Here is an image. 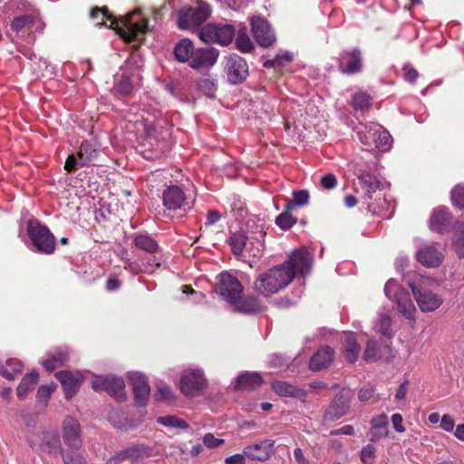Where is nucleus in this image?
Wrapping results in <instances>:
<instances>
[{
	"label": "nucleus",
	"mask_w": 464,
	"mask_h": 464,
	"mask_svg": "<svg viewBox=\"0 0 464 464\" xmlns=\"http://www.w3.org/2000/svg\"><path fill=\"white\" fill-rule=\"evenodd\" d=\"M247 240H250V237L243 231L232 233L228 240L232 253L235 256L241 255L247 246Z\"/></svg>",
	"instance_id": "obj_34"
},
{
	"label": "nucleus",
	"mask_w": 464,
	"mask_h": 464,
	"mask_svg": "<svg viewBox=\"0 0 464 464\" xmlns=\"http://www.w3.org/2000/svg\"><path fill=\"white\" fill-rule=\"evenodd\" d=\"M211 9L204 2H198L196 5L182 10L179 14V26L181 29H197L210 15Z\"/></svg>",
	"instance_id": "obj_6"
},
{
	"label": "nucleus",
	"mask_w": 464,
	"mask_h": 464,
	"mask_svg": "<svg viewBox=\"0 0 464 464\" xmlns=\"http://www.w3.org/2000/svg\"><path fill=\"white\" fill-rule=\"evenodd\" d=\"M334 356V351L329 346H323L312 356L310 369L321 371L331 365Z\"/></svg>",
	"instance_id": "obj_25"
},
{
	"label": "nucleus",
	"mask_w": 464,
	"mask_h": 464,
	"mask_svg": "<svg viewBox=\"0 0 464 464\" xmlns=\"http://www.w3.org/2000/svg\"><path fill=\"white\" fill-rule=\"evenodd\" d=\"M353 106L355 110H366L371 106V98L365 92H359L353 96Z\"/></svg>",
	"instance_id": "obj_52"
},
{
	"label": "nucleus",
	"mask_w": 464,
	"mask_h": 464,
	"mask_svg": "<svg viewBox=\"0 0 464 464\" xmlns=\"http://www.w3.org/2000/svg\"><path fill=\"white\" fill-rule=\"evenodd\" d=\"M358 399L361 401H368L371 399H374V401H379L380 397L374 395V391L372 388H362L358 392Z\"/></svg>",
	"instance_id": "obj_60"
},
{
	"label": "nucleus",
	"mask_w": 464,
	"mask_h": 464,
	"mask_svg": "<svg viewBox=\"0 0 464 464\" xmlns=\"http://www.w3.org/2000/svg\"><path fill=\"white\" fill-rule=\"evenodd\" d=\"M91 17L97 20L96 25H106V21H110L108 27L114 29L117 34L126 42L140 40L149 30L148 20L140 16V11H135L128 15L124 21L120 23L115 21L108 13L106 8H94L91 12Z\"/></svg>",
	"instance_id": "obj_2"
},
{
	"label": "nucleus",
	"mask_w": 464,
	"mask_h": 464,
	"mask_svg": "<svg viewBox=\"0 0 464 464\" xmlns=\"http://www.w3.org/2000/svg\"><path fill=\"white\" fill-rule=\"evenodd\" d=\"M38 373L36 372H32L22 379L17 387V396L19 399H24L28 392L34 389V386L38 382Z\"/></svg>",
	"instance_id": "obj_35"
},
{
	"label": "nucleus",
	"mask_w": 464,
	"mask_h": 464,
	"mask_svg": "<svg viewBox=\"0 0 464 464\" xmlns=\"http://www.w3.org/2000/svg\"><path fill=\"white\" fill-rule=\"evenodd\" d=\"M375 447L372 444L364 446L361 451V459L364 464H373L375 460Z\"/></svg>",
	"instance_id": "obj_54"
},
{
	"label": "nucleus",
	"mask_w": 464,
	"mask_h": 464,
	"mask_svg": "<svg viewBox=\"0 0 464 464\" xmlns=\"http://www.w3.org/2000/svg\"><path fill=\"white\" fill-rule=\"evenodd\" d=\"M451 201L459 210H464V185H457L452 189Z\"/></svg>",
	"instance_id": "obj_51"
},
{
	"label": "nucleus",
	"mask_w": 464,
	"mask_h": 464,
	"mask_svg": "<svg viewBox=\"0 0 464 464\" xmlns=\"http://www.w3.org/2000/svg\"><path fill=\"white\" fill-rule=\"evenodd\" d=\"M97 157V150L88 141H83L81 144L80 150L78 151V158H80V164L87 165L92 162Z\"/></svg>",
	"instance_id": "obj_40"
},
{
	"label": "nucleus",
	"mask_w": 464,
	"mask_h": 464,
	"mask_svg": "<svg viewBox=\"0 0 464 464\" xmlns=\"http://www.w3.org/2000/svg\"><path fill=\"white\" fill-rule=\"evenodd\" d=\"M195 52L192 42L187 38L182 39L174 48L176 59L180 63H186L192 60Z\"/></svg>",
	"instance_id": "obj_31"
},
{
	"label": "nucleus",
	"mask_w": 464,
	"mask_h": 464,
	"mask_svg": "<svg viewBox=\"0 0 464 464\" xmlns=\"http://www.w3.org/2000/svg\"><path fill=\"white\" fill-rule=\"evenodd\" d=\"M129 379L132 386L136 403L140 406H144L150 392L146 377L140 372H130Z\"/></svg>",
	"instance_id": "obj_16"
},
{
	"label": "nucleus",
	"mask_w": 464,
	"mask_h": 464,
	"mask_svg": "<svg viewBox=\"0 0 464 464\" xmlns=\"http://www.w3.org/2000/svg\"><path fill=\"white\" fill-rule=\"evenodd\" d=\"M417 260L426 267H437L443 260V254L438 250L435 245L429 244L421 246L417 254Z\"/></svg>",
	"instance_id": "obj_18"
},
{
	"label": "nucleus",
	"mask_w": 464,
	"mask_h": 464,
	"mask_svg": "<svg viewBox=\"0 0 464 464\" xmlns=\"http://www.w3.org/2000/svg\"><path fill=\"white\" fill-rule=\"evenodd\" d=\"M55 389L54 384L42 385L39 387L37 396L40 400H47Z\"/></svg>",
	"instance_id": "obj_61"
},
{
	"label": "nucleus",
	"mask_w": 464,
	"mask_h": 464,
	"mask_svg": "<svg viewBox=\"0 0 464 464\" xmlns=\"http://www.w3.org/2000/svg\"><path fill=\"white\" fill-rule=\"evenodd\" d=\"M116 90L122 95H128L132 90V84L128 78H124L116 85Z\"/></svg>",
	"instance_id": "obj_62"
},
{
	"label": "nucleus",
	"mask_w": 464,
	"mask_h": 464,
	"mask_svg": "<svg viewBox=\"0 0 464 464\" xmlns=\"http://www.w3.org/2000/svg\"><path fill=\"white\" fill-rule=\"evenodd\" d=\"M163 204L169 210L182 208L186 205L184 191L178 186H169L163 191Z\"/></svg>",
	"instance_id": "obj_22"
},
{
	"label": "nucleus",
	"mask_w": 464,
	"mask_h": 464,
	"mask_svg": "<svg viewBox=\"0 0 464 464\" xmlns=\"http://www.w3.org/2000/svg\"><path fill=\"white\" fill-rule=\"evenodd\" d=\"M313 256L306 249L295 250L288 260L261 273L254 283L256 291L269 296L286 287L299 273L305 276L310 273Z\"/></svg>",
	"instance_id": "obj_1"
},
{
	"label": "nucleus",
	"mask_w": 464,
	"mask_h": 464,
	"mask_svg": "<svg viewBox=\"0 0 464 464\" xmlns=\"http://www.w3.org/2000/svg\"><path fill=\"white\" fill-rule=\"evenodd\" d=\"M40 450L46 454H62L63 450L60 444V438L56 432L45 431L43 433L42 443Z\"/></svg>",
	"instance_id": "obj_27"
},
{
	"label": "nucleus",
	"mask_w": 464,
	"mask_h": 464,
	"mask_svg": "<svg viewBox=\"0 0 464 464\" xmlns=\"http://www.w3.org/2000/svg\"><path fill=\"white\" fill-rule=\"evenodd\" d=\"M225 69L228 81L234 84L242 82L248 74L246 62L236 53L226 57Z\"/></svg>",
	"instance_id": "obj_12"
},
{
	"label": "nucleus",
	"mask_w": 464,
	"mask_h": 464,
	"mask_svg": "<svg viewBox=\"0 0 464 464\" xmlns=\"http://www.w3.org/2000/svg\"><path fill=\"white\" fill-rule=\"evenodd\" d=\"M27 233L38 252L50 255L54 251L55 239L53 235L48 227L42 225L39 221L35 219L29 220Z\"/></svg>",
	"instance_id": "obj_4"
},
{
	"label": "nucleus",
	"mask_w": 464,
	"mask_h": 464,
	"mask_svg": "<svg viewBox=\"0 0 464 464\" xmlns=\"http://www.w3.org/2000/svg\"><path fill=\"white\" fill-rule=\"evenodd\" d=\"M154 396L157 401L166 402H171L175 398L171 388L162 382L157 384V391Z\"/></svg>",
	"instance_id": "obj_45"
},
{
	"label": "nucleus",
	"mask_w": 464,
	"mask_h": 464,
	"mask_svg": "<svg viewBox=\"0 0 464 464\" xmlns=\"http://www.w3.org/2000/svg\"><path fill=\"white\" fill-rule=\"evenodd\" d=\"M82 166H84V164H80V158H78V154L77 155L72 154L67 158V160L65 161L64 169L68 172H72Z\"/></svg>",
	"instance_id": "obj_58"
},
{
	"label": "nucleus",
	"mask_w": 464,
	"mask_h": 464,
	"mask_svg": "<svg viewBox=\"0 0 464 464\" xmlns=\"http://www.w3.org/2000/svg\"><path fill=\"white\" fill-rule=\"evenodd\" d=\"M455 426V420L449 414H444L440 420V427L446 431H452Z\"/></svg>",
	"instance_id": "obj_63"
},
{
	"label": "nucleus",
	"mask_w": 464,
	"mask_h": 464,
	"mask_svg": "<svg viewBox=\"0 0 464 464\" xmlns=\"http://www.w3.org/2000/svg\"><path fill=\"white\" fill-rule=\"evenodd\" d=\"M155 455L156 452L152 447L145 443H138L120 450L111 456L106 464H120L124 460H130L134 463Z\"/></svg>",
	"instance_id": "obj_7"
},
{
	"label": "nucleus",
	"mask_w": 464,
	"mask_h": 464,
	"mask_svg": "<svg viewBox=\"0 0 464 464\" xmlns=\"http://www.w3.org/2000/svg\"><path fill=\"white\" fill-rule=\"evenodd\" d=\"M409 286L421 312H433L442 304L443 299L431 290L421 285H416L413 283H410Z\"/></svg>",
	"instance_id": "obj_8"
},
{
	"label": "nucleus",
	"mask_w": 464,
	"mask_h": 464,
	"mask_svg": "<svg viewBox=\"0 0 464 464\" xmlns=\"http://www.w3.org/2000/svg\"><path fill=\"white\" fill-rule=\"evenodd\" d=\"M109 420L117 429H125L128 424V419L123 412H112L109 417Z\"/></svg>",
	"instance_id": "obj_55"
},
{
	"label": "nucleus",
	"mask_w": 464,
	"mask_h": 464,
	"mask_svg": "<svg viewBox=\"0 0 464 464\" xmlns=\"http://www.w3.org/2000/svg\"><path fill=\"white\" fill-rule=\"evenodd\" d=\"M218 57V51L213 47L195 49L189 65L194 69L210 67Z\"/></svg>",
	"instance_id": "obj_21"
},
{
	"label": "nucleus",
	"mask_w": 464,
	"mask_h": 464,
	"mask_svg": "<svg viewBox=\"0 0 464 464\" xmlns=\"http://www.w3.org/2000/svg\"><path fill=\"white\" fill-rule=\"evenodd\" d=\"M23 370V363L17 359H8L5 365L1 370V374L6 379L12 380Z\"/></svg>",
	"instance_id": "obj_39"
},
{
	"label": "nucleus",
	"mask_w": 464,
	"mask_h": 464,
	"mask_svg": "<svg viewBox=\"0 0 464 464\" xmlns=\"http://www.w3.org/2000/svg\"><path fill=\"white\" fill-rule=\"evenodd\" d=\"M217 291L224 300L232 305L237 303V299L241 297L243 285L237 277L227 272H223L219 275Z\"/></svg>",
	"instance_id": "obj_9"
},
{
	"label": "nucleus",
	"mask_w": 464,
	"mask_h": 464,
	"mask_svg": "<svg viewBox=\"0 0 464 464\" xmlns=\"http://www.w3.org/2000/svg\"><path fill=\"white\" fill-rule=\"evenodd\" d=\"M356 175L366 196L371 198L372 193L376 192L381 188V181L377 177L368 172H358Z\"/></svg>",
	"instance_id": "obj_32"
},
{
	"label": "nucleus",
	"mask_w": 464,
	"mask_h": 464,
	"mask_svg": "<svg viewBox=\"0 0 464 464\" xmlns=\"http://www.w3.org/2000/svg\"><path fill=\"white\" fill-rule=\"evenodd\" d=\"M375 331L382 334V340H389L392 336V319L387 314H381L376 323Z\"/></svg>",
	"instance_id": "obj_41"
},
{
	"label": "nucleus",
	"mask_w": 464,
	"mask_h": 464,
	"mask_svg": "<svg viewBox=\"0 0 464 464\" xmlns=\"http://www.w3.org/2000/svg\"><path fill=\"white\" fill-rule=\"evenodd\" d=\"M246 457L245 453H237L232 456L227 457L225 459L226 464H246Z\"/></svg>",
	"instance_id": "obj_64"
},
{
	"label": "nucleus",
	"mask_w": 464,
	"mask_h": 464,
	"mask_svg": "<svg viewBox=\"0 0 464 464\" xmlns=\"http://www.w3.org/2000/svg\"><path fill=\"white\" fill-rule=\"evenodd\" d=\"M320 184L325 189H333L337 185L336 177L332 173H328L321 177Z\"/></svg>",
	"instance_id": "obj_59"
},
{
	"label": "nucleus",
	"mask_w": 464,
	"mask_h": 464,
	"mask_svg": "<svg viewBox=\"0 0 464 464\" xmlns=\"http://www.w3.org/2000/svg\"><path fill=\"white\" fill-rule=\"evenodd\" d=\"M293 198H294V199L292 201H288L285 204V208H287V211L293 210L294 208L296 206L306 205L309 200V194L306 190L294 191Z\"/></svg>",
	"instance_id": "obj_46"
},
{
	"label": "nucleus",
	"mask_w": 464,
	"mask_h": 464,
	"mask_svg": "<svg viewBox=\"0 0 464 464\" xmlns=\"http://www.w3.org/2000/svg\"><path fill=\"white\" fill-rule=\"evenodd\" d=\"M235 310L242 313H255L259 310L260 304L255 297H246L237 299V303L232 304Z\"/></svg>",
	"instance_id": "obj_38"
},
{
	"label": "nucleus",
	"mask_w": 464,
	"mask_h": 464,
	"mask_svg": "<svg viewBox=\"0 0 464 464\" xmlns=\"http://www.w3.org/2000/svg\"><path fill=\"white\" fill-rule=\"evenodd\" d=\"M207 386L203 372L199 370H186L180 379V391L187 397L199 394Z\"/></svg>",
	"instance_id": "obj_10"
},
{
	"label": "nucleus",
	"mask_w": 464,
	"mask_h": 464,
	"mask_svg": "<svg viewBox=\"0 0 464 464\" xmlns=\"http://www.w3.org/2000/svg\"><path fill=\"white\" fill-rule=\"evenodd\" d=\"M295 222L296 219L291 216L290 211H287L286 208L285 210L282 214H280L276 219V224L285 230L292 227L295 224Z\"/></svg>",
	"instance_id": "obj_50"
},
{
	"label": "nucleus",
	"mask_w": 464,
	"mask_h": 464,
	"mask_svg": "<svg viewBox=\"0 0 464 464\" xmlns=\"http://www.w3.org/2000/svg\"><path fill=\"white\" fill-rule=\"evenodd\" d=\"M251 24L253 34L261 46H270L276 41V35L265 19L255 17L252 19Z\"/></svg>",
	"instance_id": "obj_15"
},
{
	"label": "nucleus",
	"mask_w": 464,
	"mask_h": 464,
	"mask_svg": "<svg viewBox=\"0 0 464 464\" xmlns=\"http://www.w3.org/2000/svg\"><path fill=\"white\" fill-rule=\"evenodd\" d=\"M92 386L96 392L106 391L117 400L121 401L125 398V382L122 378L111 375L96 376L92 382Z\"/></svg>",
	"instance_id": "obj_11"
},
{
	"label": "nucleus",
	"mask_w": 464,
	"mask_h": 464,
	"mask_svg": "<svg viewBox=\"0 0 464 464\" xmlns=\"http://www.w3.org/2000/svg\"><path fill=\"white\" fill-rule=\"evenodd\" d=\"M67 353L63 352H57L54 355L44 362V366L48 372L54 370L61 366L67 360Z\"/></svg>",
	"instance_id": "obj_48"
},
{
	"label": "nucleus",
	"mask_w": 464,
	"mask_h": 464,
	"mask_svg": "<svg viewBox=\"0 0 464 464\" xmlns=\"http://www.w3.org/2000/svg\"><path fill=\"white\" fill-rule=\"evenodd\" d=\"M384 293L388 299L396 303L398 312L411 322L416 321V307L410 293L401 288L396 280L390 279L384 286Z\"/></svg>",
	"instance_id": "obj_3"
},
{
	"label": "nucleus",
	"mask_w": 464,
	"mask_h": 464,
	"mask_svg": "<svg viewBox=\"0 0 464 464\" xmlns=\"http://www.w3.org/2000/svg\"><path fill=\"white\" fill-rule=\"evenodd\" d=\"M157 422L165 427L181 430H186L188 427L187 421L173 415L158 417Z\"/></svg>",
	"instance_id": "obj_43"
},
{
	"label": "nucleus",
	"mask_w": 464,
	"mask_h": 464,
	"mask_svg": "<svg viewBox=\"0 0 464 464\" xmlns=\"http://www.w3.org/2000/svg\"><path fill=\"white\" fill-rule=\"evenodd\" d=\"M272 389L274 392L282 397L296 398L301 401H304L306 398V392L286 382L276 381L272 383Z\"/></svg>",
	"instance_id": "obj_26"
},
{
	"label": "nucleus",
	"mask_w": 464,
	"mask_h": 464,
	"mask_svg": "<svg viewBox=\"0 0 464 464\" xmlns=\"http://www.w3.org/2000/svg\"><path fill=\"white\" fill-rule=\"evenodd\" d=\"M250 240H247V246L245 250L252 256H259L262 255L264 251V239L266 237V232L261 228L256 233H251L248 235Z\"/></svg>",
	"instance_id": "obj_30"
},
{
	"label": "nucleus",
	"mask_w": 464,
	"mask_h": 464,
	"mask_svg": "<svg viewBox=\"0 0 464 464\" xmlns=\"http://www.w3.org/2000/svg\"><path fill=\"white\" fill-rule=\"evenodd\" d=\"M381 129L382 126L374 122H370L369 124L362 125V127L359 128V130L357 132L361 142L366 146H372L373 140L375 139L378 131H380Z\"/></svg>",
	"instance_id": "obj_33"
},
{
	"label": "nucleus",
	"mask_w": 464,
	"mask_h": 464,
	"mask_svg": "<svg viewBox=\"0 0 464 464\" xmlns=\"http://www.w3.org/2000/svg\"><path fill=\"white\" fill-rule=\"evenodd\" d=\"M390 355L391 346L387 340L382 339L381 343L375 340H369L363 352V360L372 362Z\"/></svg>",
	"instance_id": "obj_19"
},
{
	"label": "nucleus",
	"mask_w": 464,
	"mask_h": 464,
	"mask_svg": "<svg viewBox=\"0 0 464 464\" xmlns=\"http://www.w3.org/2000/svg\"><path fill=\"white\" fill-rule=\"evenodd\" d=\"M63 440L71 449H79L82 446L81 425L72 417H66L63 422Z\"/></svg>",
	"instance_id": "obj_14"
},
{
	"label": "nucleus",
	"mask_w": 464,
	"mask_h": 464,
	"mask_svg": "<svg viewBox=\"0 0 464 464\" xmlns=\"http://www.w3.org/2000/svg\"><path fill=\"white\" fill-rule=\"evenodd\" d=\"M35 18L31 14L16 16L11 23V29L16 34L25 32L31 29L34 24Z\"/></svg>",
	"instance_id": "obj_37"
},
{
	"label": "nucleus",
	"mask_w": 464,
	"mask_h": 464,
	"mask_svg": "<svg viewBox=\"0 0 464 464\" xmlns=\"http://www.w3.org/2000/svg\"><path fill=\"white\" fill-rule=\"evenodd\" d=\"M293 59V56L290 53L285 52L282 54L276 55L273 60L266 61L264 65L266 67H283L286 63H290Z\"/></svg>",
	"instance_id": "obj_53"
},
{
	"label": "nucleus",
	"mask_w": 464,
	"mask_h": 464,
	"mask_svg": "<svg viewBox=\"0 0 464 464\" xmlns=\"http://www.w3.org/2000/svg\"><path fill=\"white\" fill-rule=\"evenodd\" d=\"M133 244L136 247L153 254L158 250L157 242L149 235L138 234L133 238Z\"/></svg>",
	"instance_id": "obj_36"
},
{
	"label": "nucleus",
	"mask_w": 464,
	"mask_h": 464,
	"mask_svg": "<svg viewBox=\"0 0 464 464\" xmlns=\"http://www.w3.org/2000/svg\"><path fill=\"white\" fill-rule=\"evenodd\" d=\"M452 222V217L445 208H438L433 210L430 227L431 230L442 233L449 229Z\"/></svg>",
	"instance_id": "obj_24"
},
{
	"label": "nucleus",
	"mask_w": 464,
	"mask_h": 464,
	"mask_svg": "<svg viewBox=\"0 0 464 464\" xmlns=\"http://www.w3.org/2000/svg\"><path fill=\"white\" fill-rule=\"evenodd\" d=\"M392 140L391 134L382 127L373 140L372 144H374L378 150L386 151L391 148Z\"/></svg>",
	"instance_id": "obj_44"
},
{
	"label": "nucleus",
	"mask_w": 464,
	"mask_h": 464,
	"mask_svg": "<svg viewBox=\"0 0 464 464\" xmlns=\"http://www.w3.org/2000/svg\"><path fill=\"white\" fill-rule=\"evenodd\" d=\"M64 464H87L85 458L79 452L63 454Z\"/></svg>",
	"instance_id": "obj_56"
},
{
	"label": "nucleus",
	"mask_w": 464,
	"mask_h": 464,
	"mask_svg": "<svg viewBox=\"0 0 464 464\" xmlns=\"http://www.w3.org/2000/svg\"><path fill=\"white\" fill-rule=\"evenodd\" d=\"M274 445L275 440H264L245 447L244 453L250 459L264 462L269 459L271 455L274 453Z\"/></svg>",
	"instance_id": "obj_17"
},
{
	"label": "nucleus",
	"mask_w": 464,
	"mask_h": 464,
	"mask_svg": "<svg viewBox=\"0 0 464 464\" xmlns=\"http://www.w3.org/2000/svg\"><path fill=\"white\" fill-rule=\"evenodd\" d=\"M235 36V28L228 24H208L198 30V37L205 43L214 42L222 45L230 44Z\"/></svg>",
	"instance_id": "obj_5"
},
{
	"label": "nucleus",
	"mask_w": 464,
	"mask_h": 464,
	"mask_svg": "<svg viewBox=\"0 0 464 464\" xmlns=\"http://www.w3.org/2000/svg\"><path fill=\"white\" fill-rule=\"evenodd\" d=\"M349 409V400L344 395L336 396L332 404L327 408L324 420L334 421L346 414Z\"/></svg>",
	"instance_id": "obj_23"
},
{
	"label": "nucleus",
	"mask_w": 464,
	"mask_h": 464,
	"mask_svg": "<svg viewBox=\"0 0 464 464\" xmlns=\"http://www.w3.org/2000/svg\"><path fill=\"white\" fill-rule=\"evenodd\" d=\"M262 383V377L257 372H245L237 378L235 388L240 391H251Z\"/></svg>",
	"instance_id": "obj_28"
},
{
	"label": "nucleus",
	"mask_w": 464,
	"mask_h": 464,
	"mask_svg": "<svg viewBox=\"0 0 464 464\" xmlns=\"http://www.w3.org/2000/svg\"><path fill=\"white\" fill-rule=\"evenodd\" d=\"M224 442L223 439L216 438L212 433H207L203 438L204 445L209 449L218 448L224 444Z\"/></svg>",
	"instance_id": "obj_57"
},
{
	"label": "nucleus",
	"mask_w": 464,
	"mask_h": 464,
	"mask_svg": "<svg viewBox=\"0 0 464 464\" xmlns=\"http://www.w3.org/2000/svg\"><path fill=\"white\" fill-rule=\"evenodd\" d=\"M362 67L361 52L358 49L343 51L340 53L338 68L345 74H354Z\"/></svg>",
	"instance_id": "obj_13"
},
{
	"label": "nucleus",
	"mask_w": 464,
	"mask_h": 464,
	"mask_svg": "<svg viewBox=\"0 0 464 464\" xmlns=\"http://www.w3.org/2000/svg\"><path fill=\"white\" fill-rule=\"evenodd\" d=\"M388 424L387 416L385 414H381L372 420V438L371 440H375L381 436L386 434L384 430Z\"/></svg>",
	"instance_id": "obj_42"
},
{
	"label": "nucleus",
	"mask_w": 464,
	"mask_h": 464,
	"mask_svg": "<svg viewBox=\"0 0 464 464\" xmlns=\"http://www.w3.org/2000/svg\"><path fill=\"white\" fill-rule=\"evenodd\" d=\"M236 44L238 50L243 53H248L253 49V44L246 32L240 30L236 39Z\"/></svg>",
	"instance_id": "obj_49"
},
{
	"label": "nucleus",
	"mask_w": 464,
	"mask_h": 464,
	"mask_svg": "<svg viewBox=\"0 0 464 464\" xmlns=\"http://www.w3.org/2000/svg\"><path fill=\"white\" fill-rule=\"evenodd\" d=\"M361 352V345L358 343L353 333H347L344 335L343 356L351 363L357 361Z\"/></svg>",
	"instance_id": "obj_29"
},
{
	"label": "nucleus",
	"mask_w": 464,
	"mask_h": 464,
	"mask_svg": "<svg viewBox=\"0 0 464 464\" xmlns=\"http://www.w3.org/2000/svg\"><path fill=\"white\" fill-rule=\"evenodd\" d=\"M56 378L62 383L66 399H71L78 391L82 376L80 372H72L68 371H61L56 374Z\"/></svg>",
	"instance_id": "obj_20"
},
{
	"label": "nucleus",
	"mask_w": 464,
	"mask_h": 464,
	"mask_svg": "<svg viewBox=\"0 0 464 464\" xmlns=\"http://www.w3.org/2000/svg\"><path fill=\"white\" fill-rule=\"evenodd\" d=\"M453 244L458 255L464 257V222L457 224Z\"/></svg>",
	"instance_id": "obj_47"
}]
</instances>
